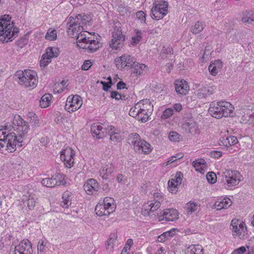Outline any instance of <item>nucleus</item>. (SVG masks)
Returning <instances> with one entry per match:
<instances>
[{
	"mask_svg": "<svg viewBox=\"0 0 254 254\" xmlns=\"http://www.w3.org/2000/svg\"><path fill=\"white\" fill-rule=\"evenodd\" d=\"M9 15L0 16V40L3 42L12 41L19 33L18 28L14 27L13 22H11Z\"/></svg>",
	"mask_w": 254,
	"mask_h": 254,
	"instance_id": "f257e3e1",
	"label": "nucleus"
},
{
	"mask_svg": "<svg viewBox=\"0 0 254 254\" xmlns=\"http://www.w3.org/2000/svg\"><path fill=\"white\" fill-rule=\"evenodd\" d=\"M91 21V17L85 14H80L77 15L75 17H70L67 24L68 34L72 38L80 34H83V26L90 25Z\"/></svg>",
	"mask_w": 254,
	"mask_h": 254,
	"instance_id": "f03ea898",
	"label": "nucleus"
},
{
	"mask_svg": "<svg viewBox=\"0 0 254 254\" xmlns=\"http://www.w3.org/2000/svg\"><path fill=\"white\" fill-rule=\"evenodd\" d=\"M234 109L233 106L230 102L221 101L211 103L208 112L213 117L219 119L232 116Z\"/></svg>",
	"mask_w": 254,
	"mask_h": 254,
	"instance_id": "7ed1b4c3",
	"label": "nucleus"
},
{
	"mask_svg": "<svg viewBox=\"0 0 254 254\" xmlns=\"http://www.w3.org/2000/svg\"><path fill=\"white\" fill-rule=\"evenodd\" d=\"M15 76L17 79L18 83L25 87L34 88L38 83L37 73L32 70H18L15 73Z\"/></svg>",
	"mask_w": 254,
	"mask_h": 254,
	"instance_id": "20e7f679",
	"label": "nucleus"
},
{
	"mask_svg": "<svg viewBox=\"0 0 254 254\" xmlns=\"http://www.w3.org/2000/svg\"><path fill=\"white\" fill-rule=\"evenodd\" d=\"M87 32H84L83 34H80L74 37L76 39L77 46L80 49H84L88 53H94L97 51L101 46V44L98 41L87 37Z\"/></svg>",
	"mask_w": 254,
	"mask_h": 254,
	"instance_id": "39448f33",
	"label": "nucleus"
},
{
	"mask_svg": "<svg viewBox=\"0 0 254 254\" xmlns=\"http://www.w3.org/2000/svg\"><path fill=\"white\" fill-rule=\"evenodd\" d=\"M7 128L0 129V152L3 153L6 150L8 152H14L16 148L14 144L15 136L12 133H6Z\"/></svg>",
	"mask_w": 254,
	"mask_h": 254,
	"instance_id": "423d86ee",
	"label": "nucleus"
},
{
	"mask_svg": "<svg viewBox=\"0 0 254 254\" xmlns=\"http://www.w3.org/2000/svg\"><path fill=\"white\" fill-rule=\"evenodd\" d=\"M129 140L130 143L133 145L134 149L136 152L147 154L150 153L152 150L150 144L145 140L141 139L137 133L131 134Z\"/></svg>",
	"mask_w": 254,
	"mask_h": 254,
	"instance_id": "0eeeda50",
	"label": "nucleus"
},
{
	"mask_svg": "<svg viewBox=\"0 0 254 254\" xmlns=\"http://www.w3.org/2000/svg\"><path fill=\"white\" fill-rule=\"evenodd\" d=\"M242 176L237 171L227 170L224 173L223 186L227 190H233L242 181Z\"/></svg>",
	"mask_w": 254,
	"mask_h": 254,
	"instance_id": "6e6552de",
	"label": "nucleus"
},
{
	"mask_svg": "<svg viewBox=\"0 0 254 254\" xmlns=\"http://www.w3.org/2000/svg\"><path fill=\"white\" fill-rule=\"evenodd\" d=\"M233 236L245 240L248 238V230L245 222L239 219H233L231 223Z\"/></svg>",
	"mask_w": 254,
	"mask_h": 254,
	"instance_id": "1a4fd4ad",
	"label": "nucleus"
},
{
	"mask_svg": "<svg viewBox=\"0 0 254 254\" xmlns=\"http://www.w3.org/2000/svg\"><path fill=\"white\" fill-rule=\"evenodd\" d=\"M120 24L119 23L115 24L114 27L112 38L109 44L110 47L113 50H118L122 47L126 40V37L123 34Z\"/></svg>",
	"mask_w": 254,
	"mask_h": 254,
	"instance_id": "9d476101",
	"label": "nucleus"
},
{
	"mask_svg": "<svg viewBox=\"0 0 254 254\" xmlns=\"http://www.w3.org/2000/svg\"><path fill=\"white\" fill-rule=\"evenodd\" d=\"M168 3L162 1L158 3H153L151 8V17L156 20L162 19L168 13Z\"/></svg>",
	"mask_w": 254,
	"mask_h": 254,
	"instance_id": "9b49d317",
	"label": "nucleus"
},
{
	"mask_svg": "<svg viewBox=\"0 0 254 254\" xmlns=\"http://www.w3.org/2000/svg\"><path fill=\"white\" fill-rule=\"evenodd\" d=\"M82 105V100L78 95L69 96L66 101L65 108L69 113L79 109Z\"/></svg>",
	"mask_w": 254,
	"mask_h": 254,
	"instance_id": "f8f14e48",
	"label": "nucleus"
},
{
	"mask_svg": "<svg viewBox=\"0 0 254 254\" xmlns=\"http://www.w3.org/2000/svg\"><path fill=\"white\" fill-rule=\"evenodd\" d=\"M74 156L75 152L70 147L63 149L61 152V159L64 163V165L68 168L73 166Z\"/></svg>",
	"mask_w": 254,
	"mask_h": 254,
	"instance_id": "ddd939ff",
	"label": "nucleus"
},
{
	"mask_svg": "<svg viewBox=\"0 0 254 254\" xmlns=\"http://www.w3.org/2000/svg\"><path fill=\"white\" fill-rule=\"evenodd\" d=\"M115 62L118 69H122L125 67L131 68L135 61L133 57L130 55L124 54L120 57L117 58Z\"/></svg>",
	"mask_w": 254,
	"mask_h": 254,
	"instance_id": "4468645a",
	"label": "nucleus"
},
{
	"mask_svg": "<svg viewBox=\"0 0 254 254\" xmlns=\"http://www.w3.org/2000/svg\"><path fill=\"white\" fill-rule=\"evenodd\" d=\"M31 242L27 239L22 240L15 247L14 254H32Z\"/></svg>",
	"mask_w": 254,
	"mask_h": 254,
	"instance_id": "2eb2a0df",
	"label": "nucleus"
},
{
	"mask_svg": "<svg viewBox=\"0 0 254 254\" xmlns=\"http://www.w3.org/2000/svg\"><path fill=\"white\" fill-rule=\"evenodd\" d=\"M159 201L155 202L153 200L148 201L144 203L142 208V213L144 215H150L155 211L157 210L160 207Z\"/></svg>",
	"mask_w": 254,
	"mask_h": 254,
	"instance_id": "dca6fc26",
	"label": "nucleus"
},
{
	"mask_svg": "<svg viewBox=\"0 0 254 254\" xmlns=\"http://www.w3.org/2000/svg\"><path fill=\"white\" fill-rule=\"evenodd\" d=\"M179 218V212L176 209L169 208L163 210L162 215L159 216L160 220H165L174 221Z\"/></svg>",
	"mask_w": 254,
	"mask_h": 254,
	"instance_id": "f3484780",
	"label": "nucleus"
},
{
	"mask_svg": "<svg viewBox=\"0 0 254 254\" xmlns=\"http://www.w3.org/2000/svg\"><path fill=\"white\" fill-rule=\"evenodd\" d=\"M99 185L97 181L94 179H88L84 184L83 188L88 194H93L99 189Z\"/></svg>",
	"mask_w": 254,
	"mask_h": 254,
	"instance_id": "a211bd4d",
	"label": "nucleus"
},
{
	"mask_svg": "<svg viewBox=\"0 0 254 254\" xmlns=\"http://www.w3.org/2000/svg\"><path fill=\"white\" fill-rule=\"evenodd\" d=\"M135 111V110H133V108H131L129 111V115L133 118H135L138 121H141L143 123L146 122L148 120L151 113V111L143 112V111H141L140 110L138 113L137 111L136 112Z\"/></svg>",
	"mask_w": 254,
	"mask_h": 254,
	"instance_id": "6ab92c4d",
	"label": "nucleus"
},
{
	"mask_svg": "<svg viewBox=\"0 0 254 254\" xmlns=\"http://www.w3.org/2000/svg\"><path fill=\"white\" fill-rule=\"evenodd\" d=\"M114 170V167L112 163L104 164L99 170V176L103 180H107L111 176Z\"/></svg>",
	"mask_w": 254,
	"mask_h": 254,
	"instance_id": "aec40b11",
	"label": "nucleus"
},
{
	"mask_svg": "<svg viewBox=\"0 0 254 254\" xmlns=\"http://www.w3.org/2000/svg\"><path fill=\"white\" fill-rule=\"evenodd\" d=\"M227 131V134L221 136L219 139V144L225 147H229L237 143L238 139L236 136L229 135Z\"/></svg>",
	"mask_w": 254,
	"mask_h": 254,
	"instance_id": "412c9836",
	"label": "nucleus"
},
{
	"mask_svg": "<svg viewBox=\"0 0 254 254\" xmlns=\"http://www.w3.org/2000/svg\"><path fill=\"white\" fill-rule=\"evenodd\" d=\"M232 203V201L228 197H220L216 200L214 206L217 210L227 209L231 205Z\"/></svg>",
	"mask_w": 254,
	"mask_h": 254,
	"instance_id": "4be33fe9",
	"label": "nucleus"
},
{
	"mask_svg": "<svg viewBox=\"0 0 254 254\" xmlns=\"http://www.w3.org/2000/svg\"><path fill=\"white\" fill-rule=\"evenodd\" d=\"M24 197H25V203L28 209L29 210H33L37 202V195L34 193L27 192Z\"/></svg>",
	"mask_w": 254,
	"mask_h": 254,
	"instance_id": "5701e85b",
	"label": "nucleus"
},
{
	"mask_svg": "<svg viewBox=\"0 0 254 254\" xmlns=\"http://www.w3.org/2000/svg\"><path fill=\"white\" fill-rule=\"evenodd\" d=\"M175 86L176 91L180 94L185 95L189 90V86L185 80H176Z\"/></svg>",
	"mask_w": 254,
	"mask_h": 254,
	"instance_id": "b1692460",
	"label": "nucleus"
},
{
	"mask_svg": "<svg viewBox=\"0 0 254 254\" xmlns=\"http://www.w3.org/2000/svg\"><path fill=\"white\" fill-rule=\"evenodd\" d=\"M214 90L212 87H202L195 91V95L199 99L206 98L213 94Z\"/></svg>",
	"mask_w": 254,
	"mask_h": 254,
	"instance_id": "393cba45",
	"label": "nucleus"
},
{
	"mask_svg": "<svg viewBox=\"0 0 254 254\" xmlns=\"http://www.w3.org/2000/svg\"><path fill=\"white\" fill-rule=\"evenodd\" d=\"M132 108H133V110H135V111L136 112L137 111L138 113L140 110L141 111H142L143 110V112L150 111V108H151V106L149 100L146 99L140 101Z\"/></svg>",
	"mask_w": 254,
	"mask_h": 254,
	"instance_id": "a878e982",
	"label": "nucleus"
},
{
	"mask_svg": "<svg viewBox=\"0 0 254 254\" xmlns=\"http://www.w3.org/2000/svg\"><path fill=\"white\" fill-rule=\"evenodd\" d=\"M23 128H22V129ZM28 128H24V129H22L21 131L18 132L17 135H16L14 132L9 133L13 134L15 136L14 144H15V147L16 146L18 147H21L22 146V143L28 132Z\"/></svg>",
	"mask_w": 254,
	"mask_h": 254,
	"instance_id": "bb28decb",
	"label": "nucleus"
},
{
	"mask_svg": "<svg viewBox=\"0 0 254 254\" xmlns=\"http://www.w3.org/2000/svg\"><path fill=\"white\" fill-rule=\"evenodd\" d=\"M132 72L137 75H141L145 74L148 71V67L145 64L136 62L131 67Z\"/></svg>",
	"mask_w": 254,
	"mask_h": 254,
	"instance_id": "cd10ccee",
	"label": "nucleus"
},
{
	"mask_svg": "<svg viewBox=\"0 0 254 254\" xmlns=\"http://www.w3.org/2000/svg\"><path fill=\"white\" fill-rule=\"evenodd\" d=\"M105 208L111 214L113 213L116 208V204L113 198L111 197H106L104 198L102 203Z\"/></svg>",
	"mask_w": 254,
	"mask_h": 254,
	"instance_id": "c85d7f7f",
	"label": "nucleus"
},
{
	"mask_svg": "<svg viewBox=\"0 0 254 254\" xmlns=\"http://www.w3.org/2000/svg\"><path fill=\"white\" fill-rule=\"evenodd\" d=\"M59 55V50L55 47H48L47 48L46 53L43 55L42 58L51 60V59L57 58Z\"/></svg>",
	"mask_w": 254,
	"mask_h": 254,
	"instance_id": "c756f323",
	"label": "nucleus"
},
{
	"mask_svg": "<svg viewBox=\"0 0 254 254\" xmlns=\"http://www.w3.org/2000/svg\"><path fill=\"white\" fill-rule=\"evenodd\" d=\"M71 192L68 191L64 192L62 195V201L61 205L65 208H67L71 204Z\"/></svg>",
	"mask_w": 254,
	"mask_h": 254,
	"instance_id": "7c9ffc66",
	"label": "nucleus"
},
{
	"mask_svg": "<svg viewBox=\"0 0 254 254\" xmlns=\"http://www.w3.org/2000/svg\"><path fill=\"white\" fill-rule=\"evenodd\" d=\"M222 67V62L220 60H217L209 65L208 69L211 74L215 75L218 73Z\"/></svg>",
	"mask_w": 254,
	"mask_h": 254,
	"instance_id": "2f4dec72",
	"label": "nucleus"
},
{
	"mask_svg": "<svg viewBox=\"0 0 254 254\" xmlns=\"http://www.w3.org/2000/svg\"><path fill=\"white\" fill-rule=\"evenodd\" d=\"M117 237V235L116 233L110 234L107 244L106 245L107 250L109 251H113L114 246L118 245Z\"/></svg>",
	"mask_w": 254,
	"mask_h": 254,
	"instance_id": "473e14b6",
	"label": "nucleus"
},
{
	"mask_svg": "<svg viewBox=\"0 0 254 254\" xmlns=\"http://www.w3.org/2000/svg\"><path fill=\"white\" fill-rule=\"evenodd\" d=\"M242 21L244 23H252L254 22V9L246 10L243 13Z\"/></svg>",
	"mask_w": 254,
	"mask_h": 254,
	"instance_id": "72a5a7b5",
	"label": "nucleus"
},
{
	"mask_svg": "<svg viewBox=\"0 0 254 254\" xmlns=\"http://www.w3.org/2000/svg\"><path fill=\"white\" fill-rule=\"evenodd\" d=\"M192 166L196 171L202 173L206 168V162L204 159H197L192 162Z\"/></svg>",
	"mask_w": 254,
	"mask_h": 254,
	"instance_id": "f704fd0d",
	"label": "nucleus"
},
{
	"mask_svg": "<svg viewBox=\"0 0 254 254\" xmlns=\"http://www.w3.org/2000/svg\"><path fill=\"white\" fill-rule=\"evenodd\" d=\"M95 211L96 214L99 216H109L111 214L110 212L108 211H107V209L103 204L100 203H99L96 205L95 208Z\"/></svg>",
	"mask_w": 254,
	"mask_h": 254,
	"instance_id": "c9c22d12",
	"label": "nucleus"
},
{
	"mask_svg": "<svg viewBox=\"0 0 254 254\" xmlns=\"http://www.w3.org/2000/svg\"><path fill=\"white\" fill-rule=\"evenodd\" d=\"M188 254H203V249L200 245H192L187 250Z\"/></svg>",
	"mask_w": 254,
	"mask_h": 254,
	"instance_id": "e433bc0d",
	"label": "nucleus"
},
{
	"mask_svg": "<svg viewBox=\"0 0 254 254\" xmlns=\"http://www.w3.org/2000/svg\"><path fill=\"white\" fill-rule=\"evenodd\" d=\"M53 181L55 186H64L65 184L64 177L63 175L58 173L52 176Z\"/></svg>",
	"mask_w": 254,
	"mask_h": 254,
	"instance_id": "4c0bfd02",
	"label": "nucleus"
},
{
	"mask_svg": "<svg viewBox=\"0 0 254 254\" xmlns=\"http://www.w3.org/2000/svg\"><path fill=\"white\" fill-rule=\"evenodd\" d=\"M52 96L51 94L46 93L44 94L40 100V104L42 108H46L49 106Z\"/></svg>",
	"mask_w": 254,
	"mask_h": 254,
	"instance_id": "58836bf2",
	"label": "nucleus"
},
{
	"mask_svg": "<svg viewBox=\"0 0 254 254\" xmlns=\"http://www.w3.org/2000/svg\"><path fill=\"white\" fill-rule=\"evenodd\" d=\"M13 127H24L27 123L18 115H15L12 121Z\"/></svg>",
	"mask_w": 254,
	"mask_h": 254,
	"instance_id": "ea45409f",
	"label": "nucleus"
},
{
	"mask_svg": "<svg viewBox=\"0 0 254 254\" xmlns=\"http://www.w3.org/2000/svg\"><path fill=\"white\" fill-rule=\"evenodd\" d=\"M184 126L190 127H194L196 126V122L195 120L192 117V115L190 114L187 115L186 117L184 118Z\"/></svg>",
	"mask_w": 254,
	"mask_h": 254,
	"instance_id": "a19ab883",
	"label": "nucleus"
},
{
	"mask_svg": "<svg viewBox=\"0 0 254 254\" xmlns=\"http://www.w3.org/2000/svg\"><path fill=\"white\" fill-rule=\"evenodd\" d=\"M106 128H104L106 129ZM103 128H91V132L93 137H96L97 139L103 138L105 135L104 131H102Z\"/></svg>",
	"mask_w": 254,
	"mask_h": 254,
	"instance_id": "79ce46f5",
	"label": "nucleus"
},
{
	"mask_svg": "<svg viewBox=\"0 0 254 254\" xmlns=\"http://www.w3.org/2000/svg\"><path fill=\"white\" fill-rule=\"evenodd\" d=\"M198 206L196 202L190 201L186 204L185 208L188 213L191 214L197 209Z\"/></svg>",
	"mask_w": 254,
	"mask_h": 254,
	"instance_id": "37998d69",
	"label": "nucleus"
},
{
	"mask_svg": "<svg viewBox=\"0 0 254 254\" xmlns=\"http://www.w3.org/2000/svg\"><path fill=\"white\" fill-rule=\"evenodd\" d=\"M204 29V24L202 22L197 21L194 25L192 26L190 28V31L194 34H198L201 32Z\"/></svg>",
	"mask_w": 254,
	"mask_h": 254,
	"instance_id": "c03bdc74",
	"label": "nucleus"
},
{
	"mask_svg": "<svg viewBox=\"0 0 254 254\" xmlns=\"http://www.w3.org/2000/svg\"><path fill=\"white\" fill-rule=\"evenodd\" d=\"M28 117L30 118V120L28 123V126L32 127L39 126V121L37 116L33 113H29Z\"/></svg>",
	"mask_w": 254,
	"mask_h": 254,
	"instance_id": "a18cd8bd",
	"label": "nucleus"
},
{
	"mask_svg": "<svg viewBox=\"0 0 254 254\" xmlns=\"http://www.w3.org/2000/svg\"><path fill=\"white\" fill-rule=\"evenodd\" d=\"M134 32L136 35L134 37H132L131 38V44L133 46L136 45L141 40L142 38V33L140 30L135 29L134 30Z\"/></svg>",
	"mask_w": 254,
	"mask_h": 254,
	"instance_id": "49530a36",
	"label": "nucleus"
},
{
	"mask_svg": "<svg viewBox=\"0 0 254 254\" xmlns=\"http://www.w3.org/2000/svg\"><path fill=\"white\" fill-rule=\"evenodd\" d=\"M174 180H170L168 181V190L172 193H176L178 191L179 185H177L174 183Z\"/></svg>",
	"mask_w": 254,
	"mask_h": 254,
	"instance_id": "de8ad7c7",
	"label": "nucleus"
},
{
	"mask_svg": "<svg viewBox=\"0 0 254 254\" xmlns=\"http://www.w3.org/2000/svg\"><path fill=\"white\" fill-rule=\"evenodd\" d=\"M45 38L50 41L56 40L57 38L56 30L51 28L49 29L45 35Z\"/></svg>",
	"mask_w": 254,
	"mask_h": 254,
	"instance_id": "09e8293b",
	"label": "nucleus"
},
{
	"mask_svg": "<svg viewBox=\"0 0 254 254\" xmlns=\"http://www.w3.org/2000/svg\"><path fill=\"white\" fill-rule=\"evenodd\" d=\"M168 137L171 141H179L181 139V136L180 134L175 131L170 132Z\"/></svg>",
	"mask_w": 254,
	"mask_h": 254,
	"instance_id": "8fccbe9b",
	"label": "nucleus"
},
{
	"mask_svg": "<svg viewBox=\"0 0 254 254\" xmlns=\"http://www.w3.org/2000/svg\"><path fill=\"white\" fill-rule=\"evenodd\" d=\"M41 184L43 186L48 188L54 187V183L53 181L52 177L51 178H45L42 179Z\"/></svg>",
	"mask_w": 254,
	"mask_h": 254,
	"instance_id": "3c124183",
	"label": "nucleus"
},
{
	"mask_svg": "<svg viewBox=\"0 0 254 254\" xmlns=\"http://www.w3.org/2000/svg\"><path fill=\"white\" fill-rule=\"evenodd\" d=\"M153 201L155 202L159 201V204L161 205V203L163 202L164 200V195L162 192L158 191L154 192L153 193Z\"/></svg>",
	"mask_w": 254,
	"mask_h": 254,
	"instance_id": "603ef678",
	"label": "nucleus"
},
{
	"mask_svg": "<svg viewBox=\"0 0 254 254\" xmlns=\"http://www.w3.org/2000/svg\"><path fill=\"white\" fill-rule=\"evenodd\" d=\"M174 114V109L172 108H169L166 109L163 113V114L161 116V118L163 119H166Z\"/></svg>",
	"mask_w": 254,
	"mask_h": 254,
	"instance_id": "864d4df0",
	"label": "nucleus"
},
{
	"mask_svg": "<svg viewBox=\"0 0 254 254\" xmlns=\"http://www.w3.org/2000/svg\"><path fill=\"white\" fill-rule=\"evenodd\" d=\"M183 178V174L181 172H177L174 178H172L171 180H174V183H176L177 185H180L182 184Z\"/></svg>",
	"mask_w": 254,
	"mask_h": 254,
	"instance_id": "5fc2aeb1",
	"label": "nucleus"
},
{
	"mask_svg": "<svg viewBox=\"0 0 254 254\" xmlns=\"http://www.w3.org/2000/svg\"><path fill=\"white\" fill-rule=\"evenodd\" d=\"M172 233L170 231H167L163 233L158 237V241L164 242L166 240L168 239L169 237L172 236Z\"/></svg>",
	"mask_w": 254,
	"mask_h": 254,
	"instance_id": "6e6d98bb",
	"label": "nucleus"
},
{
	"mask_svg": "<svg viewBox=\"0 0 254 254\" xmlns=\"http://www.w3.org/2000/svg\"><path fill=\"white\" fill-rule=\"evenodd\" d=\"M46 246L43 240H39L37 245L38 254H43L45 251Z\"/></svg>",
	"mask_w": 254,
	"mask_h": 254,
	"instance_id": "4d7b16f0",
	"label": "nucleus"
},
{
	"mask_svg": "<svg viewBox=\"0 0 254 254\" xmlns=\"http://www.w3.org/2000/svg\"><path fill=\"white\" fill-rule=\"evenodd\" d=\"M183 156V154L182 153L177 154L176 155L174 156H172L168 159V160L167 161V164H169L173 162H174L182 158Z\"/></svg>",
	"mask_w": 254,
	"mask_h": 254,
	"instance_id": "13d9d810",
	"label": "nucleus"
},
{
	"mask_svg": "<svg viewBox=\"0 0 254 254\" xmlns=\"http://www.w3.org/2000/svg\"><path fill=\"white\" fill-rule=\"evenodd\" d=\"M206 179L209 183L214 184L216 181L217 177L215 173L211 172L207 174Z\"/></svg>",
	"mask_w": 254,
	"mask_h": 254,
	"instance_id": "bf43d9fd",
	"label": "nucleus"
},
{
	"mask_svg": "<svg viewBox=\"0 0 254 254\" xmlns=\"http://www.w3.org/2000/svg\"><path fill=\"white\" fill-rule=\"evenodd\" d=\"M252 119V115L248 116V115H243L241 119L240 122L244 125H250V120Z\"/></svg>",
	"mask_w": 254,
	"mask_h": 254,
	"instance_id": "052dcab7",
	"label": "nucleus"
},
{
	"mask_svg": "<svg viewBox=\"0 0 254 254\" xmlns=\"http://www.w3.org/2000/svg\"><path fill=\"white\" fill-rule=\"evenodd\" d=\"M137 18L140 20L141 23H145L146 21L145 14L142 11H139L136 12Z\"/></svg>",
	"mask_w": 254,
	"mask_h": 254,
	"instance_id": "680f3d73",
	"label": "nucleus"
},
{
	"mask_svg": "<svg viewBox=\"0 0 254 254\" xmlns=\"http://www.w3.org/2000/svg\"><path fill=\"white\" fill-rule=\"evenodd\" d=\"M222 155V152L220 151L214 150L210 152V156L211 157L215 159L220 158Z\"/></svg>",
	"mask_w": 254,
	"mask_h": 254,
	"instance_id": "e2e57ef3",
	"label": "nucleus"
},
{
	"mask_svg": "<svg viewBox=\"0 0 254 254\" xmlns=\"http://www.w3.org/2000/svg\"><path fill=\"white\" fill-rule=\"evenodd\" d=\"M92 64V63L90 60H86L84 63L81 66V69L83 70H87L89 69Z\"/></svg>",
	"mask_w": 254,
	"mask_h": 254,
	"instance_id": "0e129e2a",
	"label": "nucleus"
},
{
	"mask_svg": "<svg viewBox=\"0 0 254 254\" xmlns=\"http://www.w3.org/2000/svg\"><path fill=\"white\" fill-rule=\"evenodd\" d=\"M111 97L115 99L116 100L120 99H123L122 95L119 93L118 92L116 91H111Z\"/></svg>",
	"mask_w": 254,
	"mask_h": 254,
	"instance_id": "69168bd1",
	"label": "nucleus"
},
{
	"mask_svg": "<svg viewBox=\"0 0 254 254\" xmlns=\"http://www.w3.org/2000/svg\"><path fill=\"white\" fill-rule=\"evenodd\" d=\"M211 55V49L209 46L205 47L203 55L202 56V59L205 60L208 59Z\"/></svg>",
	"mask_w": 254,
	"mask_h": 254,
	"instance_id": "338daca9",
	"label": "nucleus"
},
{
	"mask_svg": "<svg viewBox=\"0 0 254 254\" xmlns=\"http://www.w3.org/2000/svg\"><path fill=\"white\" fill-rule=\"evenodd\" d=\"M173 50L171 47H167V48L163 47V49L162 51V53L163 55H172L173 54Z\"/></svg>",
	"mask_w": 254,
	"mask_h": 254,
	"instance_id": "774afa93",
	"label": "nucleus"
}]
</instances>
